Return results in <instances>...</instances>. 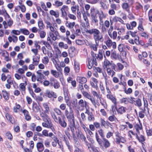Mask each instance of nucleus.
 Returning <instances> with one entry per match:
<instances>
[{"instance_id":"09e8293b","label":"nucleus","mask_w":152,"mask_h":152,"mask_svg":"<svg viewBox=\"0 0 152 152\" xmlns=\"http://www.w3.org/2000/svg\"><path fill=\"white\" fill-rule=\"evenodd\" d=\"M85 143L86 145H87L88 147V148L90 151H94V148H93L92 147H91V144L88 143L87 141H85Z\"/></svg>"},{"instance_id":"a211bd4d","label":"nucleus","mask_w":152,"mask_h":152,"mask_svg":"<svg viewBox=\"0 0 152 152\" xmlns=\"http://www.w3.org/2000/svg\"><path fill=\"white\" fill-rule=\"evenodd\" d=\"M136 138L139 141L142 143L145 140V138L144 136L142 134L139 135L138 134H136Z\"/></svg>"},{"instance_id":"0eeeda50","label":"nucleus","mask_w":152,"mask_h":152,"mask_svg":"<svg viewBox=\"0 0 152 152\" xmlns=\"http://www.w3.org/2000/svg\"><path fill=\"white\" fill-rule=\"evenodd\" d=\"M104 42L109 48H110L111 46H112L113 48L114 49L116 48V42H113L109 37L107 38L106 40L104 41Z\"/></svg>"},{"instance_id":"a878e982","label":"nucleus","mask_w":152,"mask_h":152,"mask_svg":"<svg viewBox=\"0 0 152 152\" xmlns=\"http://www.w3.org/2000/svg\"><path fill=\"white\" fill-rule=\"evenodd\" d=\"M121 6L122 9L127 12H129L130 10L129 6L127 3L124 2L123 3Z\"/></svg>"},{"instance_id":"423d86ee","label":"nucleus","mask_w":152,"mask_h":152,"mask_svg":"<svg viewBox=\"0 0 152 152\" xmlns=\"http://www.w3.org/2000/svg\"><path fill=\"white\" fill-rule=\"evenodd\" d=\"M96 11L98 12L97 14L99 15V24L100 25L103 23L104 20L106 17V15L104 14L102 10L99 11L98 10L96 9Z\"/></svg>"},{"instance_id":"2f4dec72","label":"nucleus","mask_w":152,"mask_h":152,"mask_svg":"<svg viewBox=\"0 0 152 152\" xmlns=\"http://www.w3.org/2000/svg\"><path fill=\"white\" fill-rule=\"evenodd\" d=\"M134 128L136 129L137 132L139 135H140V130L142 131L141 126L138 124H136L134 126Z\"/></svg>"},{"instance_id":"4468645a","label":"nucleus","mask_w":152,"mask_h":152,"mask_svg":"<svg viewBox=\"0 0 152 152\" xmlns=\"http://www.w3.org/2000/svg\"><path fill=\"white\" fill-rule=\"evenodd\" d=\"M78 104L79 107H82L83 109H84L85 108H86L87 105V102L85 101L84 102L83 99H80L78 102Z\"/></svg>"},{"instance_id":"5fc2aeb1","label":"nucleus","mask_w":152,"mask_h":152,"mask_svg":"<svg viewBox=\"0 0 152 152\" xmlns=\"http://www.w3.org/2000/svg\"><path fill=\"white\" fill-rule=\"evenodd\" d=\"M139 108L141 110L140 112L143 113L145 115H146L147 114L149 113V112L148 113L147 112V109L144 106L143 108H141V107H139Z\"/></svg>"},{"instance_id":"cd10ccee","label":"nucleus","mask_w":152,"mask_h":152,"mask_svg":"<svg viewBox=\"0 0 152 152\" xmlns=\"http://www.w3.org/2000/svg\"><path fill=\"white\" fill-rule=\"evenodd\" d=\"M107 71L108 75H111L112 77H113L115 73V72L110 68H107Z\"/></svg>"},{"instance_id":"338daca9","label":"nucleus","mask_w":152,"mask_h":152,"mask_svg":"<svg viewBox=\"0 0 152 152\" xmlns=\"http://www.w3.org/2000/svg\"><path fill=\"white\" fill-rule=\"evenodd\" d=\"M117 36V32L115 31L113 32L112 34H111V37H110L113 39H115L116 38Z\"/></svg>"},{"instance_id":"bf43d9fd","label":"nucleus","mask_w":152,"mask_h":152,"mask_svg":"<svg viewBox=\"0 0 152 152\" xmlns=\"http://www.w3.org/2000/svg\"><path fill=\"white\" fill-rule=\"evenodd\" d=\"M38 25L40 29H42L44 28V26L42 21H39L38 22Z\"/></svg>"},{"instance_id":"de8ad7c7","label":"nucleus","mask_w":152,"mask_h":152,"mask_svg":"<svg viewBox=\"0 0 152 152\" xmlns=\"http://www.w3.org/2000/svg\"><path fill=\"white\" fill-rule=\"evenodd\" d=\"M98 132L102 139L104 138V132L102 129H99L98 131Z\"/></svg>"},{"instance_id":"f3484780","label":"nucleus","mask_w":152,"mask_h":152,"mask_svg":"<svg viewBox=\"0 0 152 152\" xmlns=\"http://www.w3.org/2000/svg\"><path fill=\"white\" fill-rule=\"evenodd\" d=\"M77 81L79 83L83 84L86 83L87 81L86 78L81 77H77L76 79Z\"/></svg>"},{"instance_id":"f257e3e1","label":"nucleus","mask_w":152,"mask_h":152,"mask_svg":"<svg viewBox=\"0 0 152 152\" xmlns=\"http://www.w3.org/2000/svg\"><path fill=\"white\" fill-rule=\"evenodd\" d=\"M95 137L96 141L101 147L105 148H109L110 145L109 141L106 138H104L101 140L99 137L97 132L95 133Z\"/></svg>"},{"instance_id":"69168bd1","label":"nucleus","mask_w":152,"mask_h":152,"mask_svg":"<svg viewBox=\"0 0 152 152\" xmlns=\"http://www.w3.org/2000/svg\"><path fill=\"white\" fill-rule=\"evenodd\" d=\"M143 101H144V106L145 107L147 108V112L148 113L149 109L148 108V102L146 99L145 100L144 99V98L143 99Z\"/></svg>"},{"instance_id":"39448f33","label":"nucleus","mask_w":152,"mask_h":152,"mask_svg":"<svg viewBox=\"0 0 152 152\" xmlns=\"http://www.w3.org/2000/svg\"><path fill=\"white\" fill-rule=\"evenodd\" d=\"M37 81H40L42 80L46 79L45 76L48 75V71H44L39 70L37 72Z\"/></svg>"},{"instance_id":"9d476101","label":"nucleus","mask_w":152,"mask_h":152,"mask_svg":"<svg viewBox=\"0 0 152 152\" xmlns=\"http://www.w3.org/2000/svg\"><path fill=\"white\" fill-rule=\"evenodd\" d=\"M86 33L91 35H93V37L98 34L100 33V31L97 28H93L86 31Z\"/></svg>"},{"instance_id":"f03ea898","label":"nucleus","mask_w":152,"mask_h":152,"mask_svg":"<svg viewBox=\"0 0 152 152\" xmlns=\"http://www.w3.org/2000/svg\"><path fill=\"white\" fill-rule=\"evenodd\" d=\"M48 56L51 58V59L53 63L55 65L56 69L58 71H60L61 68L59 63V61H58L57 56H53V54L51 53L48 52Z\"/></svg>"},{"instance_id":"e2e57ef3","label":"nucleus","mask_w":152,"mask_h":152,"mask_svg":"<svg viewBox=\"0 0 152 152\" xmlns=\"http://www.w3.org/2000/svg\"><path fill=\"white\" fill-rule=\"evenodd\" d=\"M104 64L105 68L107 69V67L110 65L111 63L110 62L107 60H105L104 62Z\"/></svg>"},{"instance_id":"bb28decb","label":"nucleus","mask_w":152,"mask_h":152,"mask_svg":"<svg viewBox=\"0 0 152 152\" xmlns=\"http://www.w3.org/2000/svg\"><path fill=\"white\" fill-rule=\"evenodd\" d=\"M91 55L92 57V58L91 60L89 59V61H93L94 62V64L95 66H96L97 63L96 62V54H95L94 52L93 51H91Z\"/></svg>"},{"instance_id":"412c9836","label":"nucleus","mask_w":152,"mask_h":152,"mask_svg":"<svg viewBox=\"0 0 152 152\" xmlns=\"http://www.w3.org/2000/svg\"><path fill=\"white\" fill-rule=\"evenodd\" d=\"M107 99L111 100L114 104V105H116V104L117 102L116 101V99L113 95H111V94H107Z\"/></svg>"},{"instance_id":"c756f323","label":"nucleus","mask_w":152,"mask_h":152,"mask_svg":"<svg viewBox=\"0 0 152 152\" xmlns=\"http://www.w3.org/2000/svg\"><path fill=\"white\" fill-rule=\"evenodd\" d=\"M126 108L123 106L119 108L117 110V111L118 113L120 114H122L126 112Z\"/></svg>"},{"instance_id":"9b49d317","label":"nucleus","mask_w":152,"mask_h":152,"mask_svg":"<svg viewBox=\"0 0 152 152\" xmlns=\"http://www.w3.org/2000/svg\"><path fill=\"white\" fill-rule=\"evenodd\" d=\"M48 26H49V28L51 32H50V36L51 38L54 40H55L56 39V37L54 35L53 32L55 31L54 27L51 26V24L49 22H48Z\"/></svg>"},{"instance_id":"6e6552de","label":"nucleus","mask_w":152,"mask_h":152,"mask_svg":"<svg viewBox=\"0 0 152 152\" xmlns=\"http://www.w3.org/2000/svg\"><path fill=\"white\" fill-rule=\"evenodd\" d=\"M76 129V127L75 122H72L71 124V123H70V122H69V125L65 131H67L68 132H69L71 130L72 133V135L74 136L75 135L74 133L75 129Z\"/></svg>"},{"instance_id":"c03bdc74","label":"nucleus","mask_w":152,"mask_h":152,"mask_svg":"<svg viewBox=\"0 0 152 152\" xmlns=\"http://www.w3.org/2000/svg\"><path fill=\"white\" fill-rule=\"evenodd\" d=\"M51 74L55 77H58L59 76V73L56 70H52L51 71Z\"/></svg>"},{"instance_id":"7c9ffc66","label":"nucleus","mask_w":152,"mask_h":152,"mask_svg":"<svg viewBox=\"0 0 152 152\" xmlns=\"http://www.w3.org/2000/svg\"><path fill=\"white\" fill-rule=\"evenodd\" d=\"M50 13L51 15L54 16L56 18L58 17L59 16V14L58 11L55 12L52 10L50 11Z\"/></svg>"},{"instance_id":"1a4fd4ad","label":"nucleus","mask_w":152,"mask_h":152,"mask_svg":"<svg viewBox=\"0 0 152 152\" xmlns=\"http://www.w3.org/2000/svg\"><path fill=\"white\" fill-rule=\"evenodd\" d=\"M69 8L68 7L65 5H64L60 9L61 11V16L63 18L66 17L67 14L66 12L68 11Z\"/></svg>"},{"instance_id":"79ce46f5","label":"nucleus","mask_w":152,"mask_h":152,"mask_svg":"<svg viewBox=\"0 0 152 152\" xmlns=\"http://www.w3.org/2000/svg\"><path fill=\"white\" fill-rule=\"evenodd\" d=\"M99 99L100 100V102L102 105L103 106L104 108L107 109V106L106 101H104L103 99L101 97V99Z\"/></svg>"},{"instance_id":"aec40b11","label":"nucleus","mask_w":152,"mask_h":152,"mask_svg":"<svg viewBox=\"0 0 152 152\" xmlns=\"http://www.w3.org/2000/svg\"><path fill=\"white\" fill-rule=\"evenodd\" d=\"M5 116L7 119L10 121L12 124H13L15 123L14 118L12 115L9 113H7L5 115Z\"/></svg>"},{"instance_id":"8fccbe9b","label":"nucleus","mask_w":152,"mask_h":152,"mask_svg":"<svg viewBox=\"0 0 152 152\" xmlns=\"http://www.w3.org/2000/svg\"><path fill=\"white\" fill-rule=\"evenodd\" d=\"M33 110L34 111H37L39 110V108L37 104L34 102H33L32 106Z\"/></svg>"},{"instance_id":"c85d7f7f","label":"nucleus","mask_w":152,"mask_h":152,"mask_svg":"<svg viewBox=\"0 0 152 152\" xmlns=\"http://www.w3.org/2000/svg\"><path fill=\"white\" fill-rule=\"evenodd\" d=\"M49 132V133H48V136L51 138L53 140H56L57 138L55 135V134H56V131L54 132Z\"/></svg>"},{"instance_id":"b1692460","label":"nucleus","mask_w":152,"mask_h":152,"mask_svg":"<svg viewBox=\"0 0 152 152\" xmlns=\"http://www.w3.org/2000/svg\"><path fill=\"white\" fill-rule=\"evenodd\" d=\"M37 147L38 151L39 152H42L44 149L43 145L42 143L41 142L37 143Z\"/></svg>"},{"instance_id":"e433bc0d","label":"nucleus","mask_w":152,"mask_h":152,"mask_svg":"<svg viewBox=\"0 0 152 152\" xmlns=\"http://www.w3.org/2000/svg\"><path fill=\"white\" fill-rule=\"evenodd\" d=\"M108 120L111 122L115 121V122H117L118 121L117 118L114 115L110 116L108 118Z\"/></svg>"},{"instance_id":"473e14b6","label":"nucleus","mask_w":152,"mask_h":152,"mask_svg":"<svg viewBox=\"0 0 152 152\" xmlns=\"http://www.w3.org/2000/svg\"><path fill=\"white\" fill-rule=\"evenodd\" d=\"M82 13L83 16V19L85 21L86 24L87 25V24H89V21L88 19L87 16L86 15L83 8V11L82 12Z\"/></svg>"},{"instance_id":"c9c22d12","label":"nucleus","mask_w":152,"mask_h":152,"mask_svg":"<svg viewBox=\"0 0 152 152\" xmlns=\"http://www.w3.org/2000/svg\"><path fill=\"white\" fill-rule=\"evenodd\" d=\"M104 55V57L106 58V56L104 55V51H100L99 52V53L97 57V58H99L101 60L103 58V55Z\"/></svg>"},{"instance_id":"052dcab7","label":"nucleus","mask_w":152,"mask_h":152,"mask_svg":"<svg viewBox=\"0 0 152 152\" xmlns=\"http://www.w3.org/2000/svg\"><path fill=\"white\" fill-rule=\"evenodd\" d=\"M55 4L56 6L59 7L62 6L63 4V3L57 0H55Z\"/></svg>"},{"instance_id":"49530a36","label":"nucleus","mask_w":152,"mask_h":152,"mask_svg":"<svg viewBox=\"0 0 152 152\" xmlns=\"http://www.w3.org/2000/svg\"><path fill=\"white\" fill-rule=\"evenodd\" d=\"M99 43L98 42L97 43L94 44H92L91 45L90 47L92 49H93L94 51H96L97 50V46L99 45Z\"/></svg>"},{"instance_id":"ea45409f","label":"nucleus","mask_w":152,"mask_h":152,"mask_svg":"<svg viewBox=\"0 0 152 152\" xmlns=\"http://www.w3.org/2000/svg\"><path fill=\"white\" fill-rule=\"evenodd\" d=\"M135 103L134 104V105L137 106L139 108L142 105L141 101L140 99H137L135 101Z\"/></svg>"},{"instance_id":"72a5a7b5","label":"nucleus","mask_w":152,"mask_h":152,"mask_svg":"<svg viewBox=\"0 0 152 152\" xmlns=\"http://www.w3.org/2000/svg\"><path fill=\"white\" fill-rule=\"evenodd\" d=\"M57 80H55L54 78L51 77L49 81H48V86H53V84Z\"/></svg>"},{"instance_id":"3c124183","label":"nucleus","mask_w":152,"mask_h":152,"mask_svg":"<svg viewBox=\"0 0 152 152\" xmlns=\"http://www.w3.org/2000/svg\"><path fill=\"white\" fill-rule=\"evenodd\" d=\"M48 129H50L52 131V132L55 131V129L54 128V127L53 126L52 124L50 122L49 123V121H48Z\"/></svg>"},{"instance_id":"4c0bfd02","label":"nucleus","mask_w":152,"mask_h":152,"mask_svg":"<svg viewBox=\"0 0 152 152\" xmlns=\"http://www.w3.org/2000/svg\"><path fill=\"white\" fill-rule=\"evenodd\" d=\"M2 56L5 57V60L7 61H8L10 60V59L9 57L8 53L7 51L3 53H2Z\"/></svg>"},{"instance_id":"4d7b16f0","label":"nucleus","mask_w":152,"mask_h":152,"mask_svg":"<svg viewBox=\"0 0 152 152\" xmlns=\"http://www.w3.org/2000/svg\"><path fill=\"white\" fill-rule=\"evenodd\" d=\"M142 6L139 3H137L136 4L135 9L137 10H140L142 9Z\"/></svg>"},{"instance_id":"58836bf2","label":"nucleus","mask_w":152,"mask_h":152,"mask_svg":"<svg viewBox=\"0 0 152 152\" xmlns=\"http://www.w3.org/2000/svg\"><path fill=\"white\" fill-rule=\"evenodd\" d=\"M2 93L3 97L4 99L7 101L9 99V97L7 91L5 90H3L2 91Z\"/></svg>"},{"instance_id":"4be33fe9","label":"nucleus","mask_w":152,"mask_h":152,"mask_svg":"<svg viewBox=\"0 0 152 152\" xmlns=\"http://www.w3.org/2000/svg\"><path fill=\"white\" fill-rule=\"evenodd\" d=\"M75 24V22H69L67 21L65 22V25L69 29H72L73 28Z\"/></svg>"},{"instance_id":"680f3d73","label":"nucleus","mask_w":152,"mask_h":152,"mask_svg":"<svg viewBox=\"0 0 152 152\" xmlns=\"http://www.w3.org/2000/svg\"><path fill=\"white\" fill-rule=\"evenodd\" d=\"M113 30V26H110V28L107 30V32L110 37H111L112 32Z\"/></svg>"},{"instance_id":"20e7f679","label":"nucleus","mask_w":152,"mask_h":152,"mask_svg":"<svg viewBox=\"0 0 152 152\" xmlns=\"http://www.w3.org/2000/svg\"><path fill=\"white\" fill-rule=\"evenodd\" d=\"M98 12L96 11V9L94 7H92L90 9V14L91 18L93 23L95 24H98L99 21L97 16Z\"/></svg>"},{"instance_id":"5701e85b","label":"nucleus","mask_w":152,"mask_h":152,"mask_svg":"<svg viewBox=\"0 0 152 152\" xmlns=\"http://www.w3.org/2000/svg\"><path fill=\"white\" fill-rule=\"evenodd\" d=\"M39 55L38 56H34L33 58V64L35 66L37 65L39 61Z\"/></svg>"},{"instance_id":"6ab92c4d","label":"nucleus","mask_w":152,"mask_h":152,"mask_svg":"<svg viewBox=\"0 0 152 152\" xmlns=\"http://www.w3.org/2000/svg\"><path fill=\"white\" fill-rule=\"evenodd\" d=\"M27 85V82L26 81H25L24 83H20L19 85L20 88V90L22 92H25L26 90V86Z\"/></svg>"},{"instance_id":"ddd939ff","label":"nucleus","mask_w":152,"mask_h":152,"mask_svg":"<svg viewBox=\"0 0 152 152\" xmlns=\"http://www.w3.org/2000/svg\"><path fill=\"white\" fill-rule=\"evenodd\" d=\"M93 38L96 43H97L98 42L99 43V41H102L103 40V36L100 33L98 34Z\"/></svg>"},{"instance_id":"7ed1b4c3","label":"nucleus","mask_w":152,"mask_h":152,"mask_svg":"<svg viewBox=\"0 0 152 152\" xmlns=\"http://www.w3.org/2000/svg\"><path fill=\"white\" fill-rule=\"evenodd\" d=\"M65 114L68 122L71 123L72 122H75L74 114L72 109H69V111L66 109L65 110Z\"/></svg>"},{"instance_id":"a19ab883","label":"nucleus","mask_w":152,"mask_h":152,"mask_svg":"<svg viewBox=\"0 0 152 152\" xmlns=\"http://www.w3.org/2000/svg\"><path fill=\"white\" fill-rule=\"evenodd\" d=\"M57 97V95L56 93L54 92L51 91L48 92V97L51 98L53 97L54 98H56Z\"/></svg>"},{"instance_id":"2eb2a0df","label":"nucleus","mask_w":152,"mask_h":152,"mask_svg":"<svg viewBox=\"0 0 152 152\" xmlns=\"http://www.w3.org/2000/svg\"><path fill=\"white\" fill-rule=\"evenodd\" d=\"M115 142L117 144H120L121 142L124 143L126 141L125 138L120 136L115 138Z\"/></svg>"},{"instance_id":"13d9d810","label":"nucleus","mask_w":152,"mask_h":152,"mask_svg":"<svg viewBox=\"0 0 152 152\" xmlns=\"http://www.w3.org/2000/svg\"><path fill=\"white\" fill-rule=\"evenodd\" d=\"M99 0H86V1L92 4H95L99 2Z\"/></svg>"},{"instance_id":"f8f14e48","label":"nucleus","mask_w":152,"mask_h":152,"mask_svg":"<svg viewBox=\"0 0 152 152\" xmlns=\"http://www.w3.org/2000/svg\"><path fill=\"white\" fill-rule=\"evenodd\" d=\"M57 123H58L63 128H65L67 126V123L64 118L62 119L60 117H58V120Z\"/></svg>"},{"instance_id":"37998d69","label":"nucleus","mask_w":152,"mask_h":152,"mask_svg":"<svg viewBox=\"0 0 152 152\" xmlns=\"http://www.w3.org/2000/svg\"><path fill=\"white\" fill-rule=\"evenodd\" d=\"M88 120L89 121H94L95 118L92 113L88 115Z\"/></svg>"},{"instance_id":"a18cd8bd","label":"nucleus","mask_w":152,"mask_h":152,"mask_svg":"<svg viewBox=\"0 0 152 152\" xmlns=\"http://www.w3.org/2000/svg\"><path fill=\"white\" fill-rule=\"evenodd\" d=\"M120 101L121 103H124L126 104H127L129 102V98H123L120 99Z\"/></svg>"},{"instance_id":"393cba45","label":"nucleus","mask_w":152,"mask_h":152,"mask_svg":"<svg viewBox=\"0 0 152 152\" xmlns=\"http://www.w3.org/2000/svg\"><path fill=\"white\" fill-rule=\"evenodd\" d=\"M42 117H43V119L44 121L45 122H44L42 123V125L44 127H48V124L47 122H48V116L47 115V114H45H45L43 113V115H42Z\"/></svg>"},{"instance_id":"6e6d98bb","label":"nucleus","mask_w":152,"mask_h":152,"mask_svg":"<svg viewBox=\"0 0 152 152\" xmlns=\"http://www.w3.org/2000/svg\"><path fill=\"white\" fill-rule=\"evenodd\" d=\"M20 30L21 32L25 35H28L29 34V31L26 29L21 28Z\"/></svg>"},{"instance_id":"603ef678","label":"nucleus","mask_w":152,"mask_h":152,"mask_svg":"<svg viewBox=\"0 0 152 152\" xmlns=\"http://www.w3.org/2000/svg\"><path fill=\"white\" fill-rule=\"evenodd\" d=\"M110 57L112 59H116L117 58L118 56L117 55L115 51H114L112 52L110 55Z\"/></svg>"},{"instance_id":"774afa93","label":"nucleus","mask_w":152,"mask_h":152,"mask_svg":"<svg viewBox=\"0 0 152 152\" xmlns=\"http://www.w3.org/2000/svg\"><path fill=\"white\" fill-rule=\"evenodd\" d=\"M149 20L151 22H152V10H150L148 13Z\"/></svg>"},{"instance_id":"f704fd0d","label":"nucleus","mask_w":152,"mask_h":152,"mask_svg":"<svg viewBox=\"0 0 152 152\" xmlns=\"http://www.w3.org/2000/svg\"><path fill=\"white\" fill-rule=\"evenodd\" d=\"M75 70L76 72H78L80 70V65L77 62L75 61L74 62Z\"/></svg>"},{"instance_id":"dca6fc26","label":"nucleus","mask_w":152,"mask_h":152,"mask_svg":"<svg viewBox=\"0 0 152 152\" xmlns=\"http://www.w3.org/2000/svg\"><path fill=\"white\" fill-rule=\"evenodd\" d=\"M137 25L136 22L135 21L131 22L130 24L127 23L126 24V26L128 29H132L135 27Z\"/></svg>"},{"instance_id":"864d4df0","label":"nucleus","mask_w":152,"mask_h":152,"mask_svg":"<svg viewBox=\"0 0 152 152\" xmlns=\"http://www.w3.org/2000/svg\"><path fill=\"white\" fill-rule=\"evenodd\" d=\"M79 8V7L78 5H76L75 6L72 7L71 8V10L72 12L73 13H75L76 10H77Z\"/></svg>"},{"instance_id":"0e129e2a","label":"nucleus","mask_w":152,"mask_h":152,"mask_svg":"<svg viewBox=\"0 0 152 152\" xmlns=\"http://www.w3.org/2000/svg\"><path fill=\"white\" fill-rule=\"evenodd\" d=\"M128 13V18L130 20H133L134 19V17L132 13L129 10V12H127Z\"/></svg>"}]
</instances>
